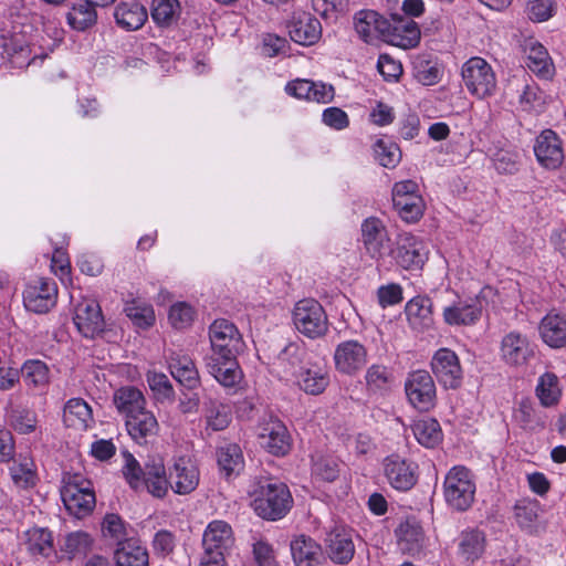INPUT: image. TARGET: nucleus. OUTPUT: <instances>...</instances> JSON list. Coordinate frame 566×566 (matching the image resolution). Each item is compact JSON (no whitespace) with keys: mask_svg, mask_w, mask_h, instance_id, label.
Listing matches in <instances>:
<instances>
[{"mask_svg":"<svg viewBox=\"0 0 566 566\" xmlns=\"http://www.w3.org/2000/svg\"><path fill=\"white\" fill-rule=\"evenodd\" d=\"M96 7L99 4L88 3L84 0L82 3L74 4L67 13V22L74 29L84 31L96 22Z\"/></svg>","mask_w":566,"mask_h":566,"instance_id":"53","label":"nucleus"},{"mask_svg":"<svg viewBox=\"0 0 566 566\" xmlns=\"http://www.w3.org/2000/svg\"><path fill=\"white\" fill-rule=\"evenodd\" d=\"M361 243L374 260H384L390 251V238L385 223L375 217L365 219L360 227Z\"/></svg>","mask_w":566,"mask_h":566,"instance_id":"15","label":"nucleus"},{"mask_svg":"<svg viewBox=\"0 0 566 566\" xmlns=\"http://www.w3.org/2000/svg\"><path fill=\"white\" fill-rule=\"evenodd\" d=\"M523 50L526 66L542 78H551L555 73L553 60L546 48L535 39L524 41Z\"/></svg>","mask_w":566,"mask_h":566,"instance_id":"25","label":"nucleus"},{"mask_svg":"<svg viewBox=\"0 0 566 566\" xmlns=\"http://www.w3.org/2000/svg\"><path fill=\"white\" fill-rule=\"evenodd\" d=\"M60 494L67 512L77 518L88 515L96 504L91 481L81 474L65 473Z\"/></svg>","mask_w":566,"mask_h":566,"instance_id":"4","label":"nucleus"},{"mask_svg":"<svg viewBox=\"0 0 566 566\" xmlns=\"http://www.w3.org/2000/svg\"><path fill=\"white\" fill-rule=\"evenodd\" d=\"M327 552L329 557L338 563H348L355 553L352 532L336 527L327 536Z\"/></svg>","mask_w":566,"mask_h":566,"instance_id":"32","label":"nucleus"},{"mask_svg":"<svg viewBox=\"0 0 566 566\" xmlns=\"http://www.w3.org/2000/svg\"><path fill=\"white\" fill-rule=\"evenodd\" d=\"M405 313L409 326L422 333L433 326L432 302L428 297L417 296L407 302Z\"/></svg>","mask_w":566,"mask_h":566,"instance_id":"30","label":"nucleus"},{"mask_svg":"<svg viewBox=\"0 0 566 566\" xmlns=\"http://www.w3.org/2000/svg\"><path fill=\"white\" fill-rule=\"evenodd\" d=\"M392 205L399 217L408 222H417L424 212V201L419 185L415 180H401L391 190Z\"/></svg>","mask_w":566,"mask_h":566,"instance_id":"9","label":"nucleus"},{"mask_svg":"<svg viewBox=\"0 0 566 566\" xmlns=\"http://www.w3.org/2000/svg\"><path fill=\"white\" fill-rule=\"evenodd\" d=\"M253 557L255 566H279L272 546L265 541L253 544Z\"/></svg>","mask_w":566,"mask_h":566,"instance_id":"64","label":"nucleus"},{"mask_svg":"<svg viewBox=\"0 0 566 566\" xmlns=\"http://www.w3.org/2000/svg\"><path fill=\"white\" fill-rule=\"evenodd\" d=\"M491 159L499 174L513 175L518 171V154L512 149L500 148L491 155Z\"/></svg>","mask_w":566,"mask_h":566,"instance_id":"59","label":"nucleus"},{"mask_svg":"<svg viewBox=\"0 0 566 566\" xmlns=\"http://www.w3.org/2000/svg\"><path fill=\"white\" fill-rule=\"evenodd\" d=\"M233 545V532L227 522L214 520L207 525L202 535V556L224 557Z\"/></svg>","mask_w":566,"mask_h":566,"instance_id":"18","label":"nucleus"},{"mask_svg":"<svg viewBox=\"0 0 566 566\" xmlns=\"http://www.w3.org/2000/svg\"><path fill=\"white\" fill-rule=\"evenodd\" d=\"M295 329L310 339L323 337L328 332V317L322 304L314 298H303L292 311Z\"/></svg>","mask_w":566,"mask_h":566,"instance_id":"6","label":"nucleus"},{"mask_svg":"<svg viewBox=\"0 0 566 566\" xmlns=\"http://www.w3.org/2000/svg\"><path fill=\"white\" fill-rule=\"evenodd\" d=\"M11 461L9 473L13 484L21 490L34 488L39 476L33 459L25 454H19L18 458H13Z\"/></svg>","mask_w":566,"mask_h":566,"instance_id":"33","label":"nucleus"},{"mask_svg":"<svg viewBox=\"0 0 566 566\" xmlns=\"http://www.w3.org/2000/svg\"><path fill=\"white\" fill-rule=\"evenodd\" d=\"M556 11L555 0H525V12L530 20L544 22L549 20Z\"/></svg>","mask_w":566,"mask_h":566,"instance_id":"60","label":"nucleus"},{"mask_svg":"<svg viewBox=\"0 0 566 566\" xmlns=\"http://www.w3.org/2000/svg\"><path fill=\"white\" fill-rule=\"evenodd\" d=\"M388 255L392 258L395 264L409 272H419L422 270L429 256V250L426 242L410 233H400Z\"/></svg>","mask_w":566,"mask_h":566,"instance_id":"7","label":"nucleus"},{"mask_svg":"<svg viewBox=\"0 0 566 566\" xmlns=\"http://www.w3.org/2000/svg\"><path fill=\"white\" fill-rule=\"evenodd\" d=\"M431 369L446 388L455 389L462 382V368L457 354L449 348L438 349L431 360Z\"/></svg>","mask_w":566,"mask_h":566,"instance_id":"19","label":"nucleus"},{"mask_svg":"<svg viewBox=\"0 0 566 566\" xmlns=\"http://www.w3.org/2000/svg\"><path fill=\"white\" fill-rule=\"evenodd\" d=\"M211 353L205 357L211 376L223 387L234 388L242 380V371L235 356L243 348L237 326L224 318L216 319L209 327Z\"/></svg>","mask_w":566,"mask_h":566,"instance_id":"1","label":"nucleus"},{"mask_svg":"<svg viewBox=\"0 0 566 566\" xmlns=\"http://www.w3.org/2000/svg\"><path fill=\"white\" fill-rule=\"evenodd\" d=\"M73 321L84 337H103L106 323L102 307L96 300L83 298L80 301L75 305Z\"/></svg>","mask_w":566,"mask_h":566,"instance_id":"13","label":"nucleus"},{"mask_svg":"<svg viewBox=\"0 0 566 566\" xmlns=\"http://www.w3.org/2000/svg\"><path fill=\"white\" fill-rule=\"evenodd\" d=\"M467 90L478 98L491 96L496 88V76L492 66L482 57L469 59L461 70Z\"/></svg>","mask_w":566,"mask_h":566,"instance_id":"8","label":"nucleus"},{"mask_svg":"<svg viewBox=\"0 0 566 566\" xmlns=\"http://www.w3.org/2000/svg\"><path fill=\"white\" fill-rule=\"evenodd\" d=\"M259 439L260 444L274 455H284L291 447L287 429L277 419H271L263 426Z\"/></svg>","mask_w":566,"mask_h":566,"instance_id":"26","label":"nucleus"},{"mask_svg":"<svg viewBox=\"0 0 566 566\" xmlns=\"http://www.w3.org/2000/svg\"><path fill=\"white\" fill-rule=\"evenodd\" d=\"M123 464L122 473L127 483L134 490L145 486L147 491L156 497H164L170 488V479L167 478L166 468L161 458H151L144 469L139 462L128 451L122 452Z\"/></svg>","mask_w":566,"mask_h":566,"instance_id":"2","label":"nucleus"},{"mask_svg":"<svg viewBox=\"0 0 566 566\" xmlns=\"http://www.w3.org/2000/svg\"><path fill=\"white\" fill-rule=\"evenodd\" d=\"M128 434L138 444L147 442L148 437L157 433L158 421L154 413L146 408L135 415L128 416L125 420Z\"/></svg>","mask_w":566,"mask_h":566,"instance_id":"31","label":"nucleus"},{"mask_svg":"<svg viewBox=\"0 0 566 566\" xmlns=\"http://www.w3.org/2000/svg\"><path fill=\"white\" fill-rule=\"evenodd\" d=\"M305 349L297 343H289L277 355V365L286 375L295 376L305 357Z\"/></svg>","mask_w":566,"mask_h":566,"instance_id":"52","label":"nucleus"},{"mask_svg":"<svg viewBox=\"0 0 566 566\" xmlns=\"http://www.w3.org/2000/svg\"><path fill=\"white\" fill-rule=\"evenodd\" d=\"M218 465L227 478L238 474L244 464L241 448L237 443H227L217 451Z\"/></svg>","mask_w":566,"mask_h":566,"instance_id":"49","label":"nucleus"},{"mask_svg":"<svg viewBox=\"0 0 566 566\" xmlns=\"http://www.w3.org/2000/svg\"><path fill=\"white\" fill-rule=\"evenodd\" d=\"M534 154L545 169H557L565 158L563 142L552 129H545L536 137Z\"/></svg>","mask_w":566,"mask_h":566,"instance_id":"20","label":"nucleus"},{"mask_svg":"<svg viewBox=\"0 0 566 566\" xmlns=\"http://www.w3.org/2000/svg\"><path fill=\"white\" fill-rule=\"evenodd\" d=\"M57 302V285L54 280L39 277L29 282L23 291L24 307L36 314L52 310Z\"/></svg>","mask_w":566,"mask_h":566,"instance_id":"12","label":"nucleus"},{"mask_svg":"<svg viewBox=\"0 0 566 566\" xmlns=\"http://www.w3.org/2000/svg\"><path fill=\"white\" fill-rule=\"evenodd\" d=\"M285 92L298 99L327 104L333 101L335 91L329 84L311 80H294L285 86Z\"/></svg>","mask_w":566,"mask_h":566,"instance_id":"23","label":"nucleus"},{"mask_svg":"<svg viewBox=\"0 0 566 566\" xmlns=\"http://www.w3.org/2000/svg\"><path fill=\"white\" fill-rule=\"evenodd\" d=\"M114 18L118 27L127 31L140 29L147 21L148 14L144 6L135 1L119 3Z\"/></svg>","mask_w":566,"mask_h":566,"instance_id":"34","label":"nucleus"},{"mask_svg":"<svg viewBox=\"0 0 566 566\" xmlns=\"http://www.w3.org/2000/svg\"><path fill=\"white\" fill-rule=\"evenodd\" d=\"M405 391L410 405L419 411H429L436 405V384L426 370L410 373L405 382Z\"/></svg>","mask_w":566,"mask_h":566,"instance_id":"11","label":"nucleus"},{"mask_svg":"<svg viewBox=\"0 0 566 566\" xmlns=\"http://www.w3.org/2000/svg\"><path fill=\"white\" fill-rule=\"evenodd\" d=\"M374 154L376 160L385 168H395L401 159L400 148L390 140L378 139L374 144Z\"/></svg>","mask_w":566,"mask_h":566,"instance_id":"55","label":"nucleus"},{"mask_svg":"<svg viewBox=\"0 0 566 566\" xmlns=\"http://www.w3.org/2000/svg\"><path fill=\"white\" fill-rule=\"evenodd\" d=\"M93 539L88 533L76 531L69 533L61 546L62 552L66 553L71 558L76 555L85 554L91 549Z\"/></svg>","mask_w":566,"mask_h":566,"instance_id":"58","label":"nucleus"},{"mask_svg":"<svg viewBox=\"0 0 566 566\" xmlns=\"http://www.w3.org/2000/svg\"><path fill=\"white\" fill-rule=\"evenodd\" d=\"M178 8V0H153L151 18L159 25H168L172 22Z\"/></svg>","mask_w":566,"mask_h":566,"instance_id":"62","label":"nucleus"},{"mask_svg":"<svg viewBox=\"0 0 566 566\" xmlns=\"http://www.w3.org/2000/svg\"><path fill=\"white\" fill-rule=\"evenodd\" d=\"M207 427L213 431L226 429L231 421L230 408L221 402L211 400L206 409Z\"/></svg>","mask_w":566,"mask_h":566,"instance_id":"56","label":"nucleus"},{"mask_svg":"<svg viewBox=\"0 0 566 566\" xmlns=\"http://www.w3.org/2000/svg\"><path fill=\"white\" fill-rule=\"evenodd\" d=\"M368 361V350L356 339L339 343L334 352V364L338 373L347 376L357 375Z\"/></svg>","mask_w":566,"mask_h":566,"instance_id":"16","label":"nucleus"},{"mask_svg":"<svg viewBox=\"0 0 566 566\" xmlns=\"http://www.w3.org/2000/svg\"><path fill=\"white\" fill-rule=\"evenodd\" d=\"M27 551L32 555L49 557L54 553L52 533L44 527H32L24 533L23 542Z\"/></svg>","mask_w":566,"mask_h":566,"instance_id":"47","label":"nucleus"},{"mask_svg":"<svg viewBox=\"0 0 566 566\" xmlns=\"http://www.w3.org/2000/svg\"><path fill=\"white\" fill-rule=\"evenodd\" d=\"M366 386L371 392H380L390 387L391 374L384 365L374 364L365 374Z\"/></svg>","mask_w":566,"mask_h":566,"instance_id":"57","label":"nucleus"},{"mask_svg":"<svg viewBox=\"0 0 566 566\" xmlns=\"http://www.w3.org/2000/svg\"><path fill=\"white\" fill-rule=\"evenodd\" d=\"M400 549L415 555L421 552L424 546V534L422 527L416 521L407 520L396 531Z\"/></svg>","mask_w":566,"mask_h":566,"instance_id":"38","label":"nucleus"},{"mask_svg":"<svg viewBox=\"0 0 566 566\" xmlns=\"http://www.w3.org/2000/svg\"><path fill=\"white\" fill-rule=\"evenodd\" d=\"M412 432L417 441L426 448H433L442 440L441 427L433 418L415 421Z\"/></svg>","mask_w":566,"mask_h":566,"instance_id":"51","label":"nucleus"},{"mask_svg":"<svg viewBox=\"0 0 566 566\" xmlns=\"http://www.w3.org/2000/svg\"><path fill=\"white\" fill-rule=\"evenodd\" d=\"M312 472L323 481L333 482L339 473L338 462L333 457H321L314 460Z\"/></svg>","mask_w":566,"mask_h":566,"instance_id":"63","label":"nucleus"},{"mask_svg":"<svg viewBox=\"0 0 566 566\" xmlns=\"http://www.w3.org/2000/svg\"><path fill=\"white\" fill-rule=\"evenodd\" d=\"M539 337L553 349L566 347V317L556 313H547L538 324Z\"/></svg>","mask_w":566,"mask_h":566,"instance_id":"28","label":"nucleus"},{"mask_svg":"<svg viewBox=\"0 0 566 566\" xmlns=\"http://www.w3.org/2000/svg\"><path fill=\"white\" fill-rule=\"evenodd\" d=\"M418 465L399 454L384 459V473L388 483L398 491L410 490L418 480Z\"/></svg>","mask_w":566,"mask_h":566,"instance_id":"17","label":"nucleus"},{"mask_svg":"<svg viewBox=\"0 0 566 566\" xmlns=\"http://www.w3.org/2000/svg\"><path fill=\"white\" fill-rule=\"evenodd\" d=\"M124 312L138 329H149L156 323L154 307L140 298H132L125 302Z\"/></svg>","mask_w":566,"mask_h":566,"instance_id":"42","label":"nucleus"},{"mask_svg":"<svg viewBox=\"0 0 566 566\" xmlns=\"http://www.w3.org/2000/svg\"><path fill=\"white\" fill-rule=\"evenodd\" d=\"M562 386L559 378L552 371L542 374L535 387V395L542 407L551 408L556 406L562 398Z\"/></svg>","mask_w":566,"mask_h":566,"instance_id":"40","label":"nucleus"},{"mask_svg":"<svg viewBox=\"0 0 566 566\" xmlns=\"http://www.w3.org/2000/svg\"><path fill=\"white\" fill-rule=\"evenodd\" d=\"M510 87L515 90L518 106L527 113H541L546 104V96L531 78H514Z\"/></svg>","mask_w":566,"mask_h":566,"instance_id":"24","label":"nucleus"},{"mask_svg":"<svg viewBox=\"0 0 566 566\" xmlns=\"http://www.w3.org/2000/svg\"><path fill=\"white\" fill-rule=\"evenodd\" d=\"M291 553L296 566H317L322 557L321 546L305 535L291 542Z\"/></svg>","mask_w":566,"mask_h":566,"instance_id":"35","label":"nucleus"},{"mask_svg":"<svg viewBox=\"0 0 566 566\" xmlns=\"http://www.w3.org/2000/svg\"><path fill=\"white\" fill-rule=\"evenodd\" d=\"M515 518L521 528L537 533L543 528L539 522L541 506L537 501H521L514 507Z\"/></svg>","mask_w":566,"mask_h":566,"instance_id":"48","label":"nucleus"},{"mask_svg":"<svg viewBox=\"0 0 566 566\" xmlns=\"http://www.w3.org/2000/svg\"><path fill=\"white\" fill-rule=\"evenodd\" d=\"M535 355V346L526 334L511 331L505 334L500 344V357L509 366L526 365Z\"/></svg>","mask_w":566,"mask_h":566,"instance_id":"14","label":"nucleus"},{"mask_svg":"<svg viewBox=\"0 0 566 566\" xmlns=\"http://www.w3.org/2000/svg\"><path fill=\"white\" fill-rule=\"evenodd\" d=\"M170 488L176 494L186 495L199 485L200 471L189 457H179L169 469Z\"/></svg>","mask_w":566,"mask_h":566,"instance_id":"21","label":"nucleus"},{"mask_svg":"<svg viewBox=\"0 0 566 566\" xmlns=\"http://www.w3.org/2000/svg\"><path fill=\"white\" fill-rule=\"evenodd\" d=\"M488 289L474 297L458 298L442 310V317L449 326H473L482 317Z\"/></svg>","mask_w":566,"mask_h":566,"instance_id":"10","label":"nucleus"},{"mask_svg":"<svg viewBox=\"0 0 566 566\" xmlns=\"http://www.w3.org/2000/svg\"><path fill=\"white\" fill-rule=\"evenodd\" d=\"M114 403L119 413L125 417V420L128 416L146 408V399L143 392L134 387H122L118 389L114 395Z\"/></svg>","mask_w":566,"mask_h":566,"instance_id":"44","label":"nucleus"},{"mask_svg":"<svg viewBox=\"0 0 566 566\" xmlns=\"http://www.w3.org/2000/svg\"><path fill=\"white\" fill-rule=\"evenodd\" d=\"M514 421L524 430L539 431L547 423L546 413L530 400H522L513 412Z\"/></svg>","mask_w":566,"mask_h":566,"instance_id":"39","label":"nucleus"},{"mask_svg":"<svg viewBox=\"0 0 566 566\" xmlns=\"http://www.w3.org/2000/svg\"><path fill=\"white\" fill-rule=\"evenodd\" d=\"M385 24V20L374 10H361L354 17L355 31L365 42H370L384 32Z\"/></svg>","mask_w":566,"mask_h":566,"instance_id":"41","label":"nucleus"},{"mask_svg":"<svg viewBox=\"0 0 566 566\" xmlns=\"http://www.w3.org/2000/svg\"><path fill=\"white\" fill-rule=\"evenodd\" d=\"M287 29L290 38L301 45H313L322 36L321 22L308 12L294 13Z\"/></svg>","mask_w":566,"mask_h":566,"instance_id":"22","label":"nucleus"},{"mask_svg":"<svg viewBox=\"0 0 566 566\" xmlns=\"http://www.w3.org/2000/svg\"><path fill=\"white\" fill-rule=\"evenodd\" d=\"M295 385L307 395L317 396L324 392L329 384V375L324 366L306 364L300 367L294 376Z\"/></svg>","mask_w":566,"mask_h":566,"instance_id":"27","label":"nucleus"},{"mask_svg":"<svg viewBox=\"0 0 566 566\" xmlns=\"http://www.w3.org/2000/svg\"><path fill=\"white\" fill-rule=\"evenodd\" d=\"M476 491L473 473L463 465L452 467L444 476L443 496L448 506L458 512L467 511Z\"/></svg>","mask_w":566,"mask_h":566,"instance_id":"5","label":"nucleus"},{"mask_svg":"<svg viewBox=\"0 0 566 566\" xmlns=\"http://www.w3.org/2000/svg\"><path fill=\"white\" fill-rule=\"evenodd\" d=\"M195 318L193 307L186 302H177L171 305L168 319L172 327L177 329H184L189 327Z\"/></svg>","mask_w":566,"mask_h":566,"instance_id":"61","label":"nucleus"},{"mask_svg":"<svg viewBox=\"0 0 566 566\" xmlns=\"http://www.w3.org/2000/svg\"><path fill=\"white\" fill-rule=\"evenodd\" d=\"M9 426L20 434H29L36 429V415L33 410L14 405L10 399L4 408Z\"/></svg>","mask_w":566,"mask_h":566,"instance_id":"37","label":"nucleus"},{"mask_svg":"<svg viewBox=\"0 0 566 566\" xmlns=\"http://www.w3.org/2000/svg\"><path fill=\"white\" fill-rule=\"evenodd\" d=\"M93 422V413L88 403L82 398H72L63 408V423L77 430L86 429Z\"/></svg>","mask_w":566,"mask_h":566,"instance_id":"36","label":"nucleus"},{"mask_svg":"<svg viewBox=\"0 0 566 566\" xmlns=\"http://www.w3.org/2000/svg\"><path fill=\"white\" fill-rule=\"evenodd\" d=\"M172 377L188 389H195L200 384L199 371L190 356L181 350L171 352L168 357Z\"/></svg>","mask_w":566,"mask_h":566,"instance_id":"29","label":"nucleus"},{"mask_svg":"<svg viewBox=\"0 0 566 566\" xmlns=\"http://www.w3.org/2000/svg\"><path fill=\"white\" fill-rule=\"evenodd\" d=\"M251 506L262 518L276 521L286 515L293 499L287 486L272 479L254 480L249 490Z\"/></svg>","mask_w":566,"mask_h":566,"instance_id":"3","label":"nucleus"},{"mask_svg":"<svg viewBox=\"0 0 566 566\" xmlns=\"http://www.w3.org/2000/svg\"><path fill=\"white\" fill-rule=\"evenodd\" d=\"M421 39L419 25L410 19H399L392 27L391 43L401 49L416 48Z\"/></svg>","mask_w":566,"mask_h":566,"instance_id":"46","label":"nucleus"},{"mask_svg":"<svg viewBox=\"0 0 566 566\" xmlns=\"http://www.w3.org/2000/svg\"><path fill=\"white\" fill-rule=\"evenodd\" d=\"M146 380L157 401H172L175 390L167 375L149 370L146 375Z\"/></svg>","mask_w":566,"mask_h":566,"instance_id":"54","label":"nucleus"},{"mask_svg":"<svg viewBox=\"0 0 566 566\" xmlns=\"http://www.w3.org/2000/svg\"><path fill=\"white\" fill-rule=\"evenodd\" d=\"M115 566H149L148 552L139 541L122 543L114 552Z\"/></svg>","mask_w":566,"mask_h":566,"instance_id":"45","label":"nucleus"},{"mask_svg":"<svg viewBox=\"0 0 566 566\" xmlns=\"http://www.w3.org/2000/svg\"><path fill=\"white\" fill-rule=\"evenodd\" d=\"M20 374L28 387L44 388L50 382V368L40 359H28L23 363Z\"/></svg>","mask_w":566,"mask_h":566,"instance_id":"50","label":"nucleus"},{"mask_svg":"<svg viewBox=\"0 0 566 566\" xmlns=\"http://www.w3.org/2000/svg\"><path fill=\"white\" fill-rule=\"evenodd\" d=\"M485 548V535L476 528H469L461 532L459 536V555L467 562L479 559Z\"/></svg>","mask_w":566,"mask_h":566,"instance_id":"43","label":"nucleus"}]
</instances>
